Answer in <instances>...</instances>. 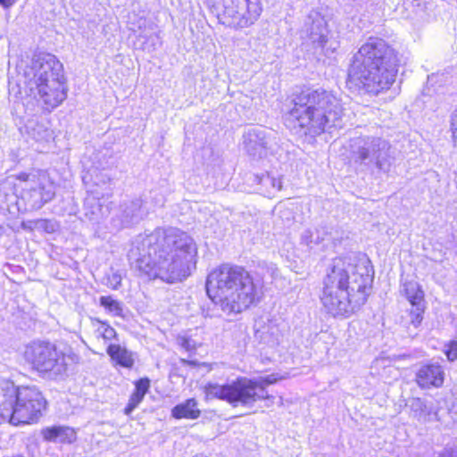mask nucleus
Instances as JSON below:
<instances>
[{"instance_id": "obj_1", "label": "nucleus", "mask_w": 457, "mask_h": 457, "mask_svg": "<svg viewBox=\"0 0 457 457\" xmlns=\"http://www.w3.org/2000/svg\"><path fill=\"white\" fill-rule=\"evenodd\" d=\"M129 256L150 278L174 283L188 277L195 268L197 245L191 236L178 228H157L137 238Z\"/></svg>"}, {"instance_id": "obj_2", "label": "nucleus", "mask_w": 457, "mask_h": 457, "mask_svg": "<svg viewBox=\"0 0 457 457\" xmlns=\"http://www.w3.org/2000/svg\"><path fill=\"white\" fill-rule=\"evenodd\" d=\"M373 275L370 261L364 255L335 258L323 280V307L334 317L353 313L367 301Z\"/></svg>"}, {"instance_id": "obj_3", "label": "nucleus", "mask_w": 457, "mask_h": 457, "mask_svg": "<svg viewBox=\"0 0 457 457\" xmlns=\"http://www.w3.org/2000/svg\"><path fill=\"white\" fill-rule=\"evenodd\" d=\"M399 60L383 39L370 37L353 55L348 82L367 93L378 95L395 81Z\"/></svg>"}, {"instance_id": "obj_4", "label": "nucleus", "mask_w": 457, "mask_h": 457, "mask_svg": "<svg viewBox=\"0 0 457 457\" xmlns=\"http://www.w3.org/2000/svg\"><path fill=\"white\" fill-rule=\"evenodd\" d=\"M206 292L225 314L246 310L257 296L252 276L239 266L223 264L212 271L206 280Z\"/></svg>"}, {"instance_id": "obj_5", "label": "nucleus", "mask_w": 457, "mask_h": 457, "mask_svg": "<svg viewBox=\"0 0 457 457\" xmlns=\"http://www.w3.org/2000/svg\"><path fill=\"white\" fill-rule=\"evenodd\" d=\"M293 101L295 106L289 112V119L304 129L306 134L315 136L342 127L343 107L331 92L306 89Z\"/></svg>"}, {"instance_id": "obj_6", "label": "nucleus", "mask_w": 457, "mask_h": 457, "mask_svg": "<svg viewBox=\"0 0 457 457\" xmlns=\"http://www.w3.org/2000/svg\"><path fill=\"white\" fill-rule=\"evenodd\" d=\"M30 93L37 104L50 112L67 97L62 63L52 54L38 52L30 60Z\"/></svg>"}, {"instance_id": "obj_7", "label": "nucleus", "mask_w": 457, "mask_h": 457, "mask_svg": "<svg viewBox=\"0 0 457 457\" xmlns=\"http://www.w3.org/2000/svg\"><path fill=\"white\" fill-rule=\"evenodd\" d=\"M390 144L377 137L360 136L350 139L351 161L361 167L375 165L381 171L387 172L391 166Z\"/></svg>"}, {"instance_id": "obj_8", "label": "nucleus", "mask_w": 457, "mask_h": 457, "mask_svg": "<svg viewBox=\"0 0 457 457\" xmlns=\"http://www.w3.org/2000/svg\"><path fill=\"white\" fill-rule=\"evenodd\" d=\"M262 12L261 0H226L218 19L228 27L244 29L254 24Z\"/></svg>"}, {"instance_id": "obj_9", "label": "nucleus", "mask_w": 457, "mask_h": 457, "mask_svg": "<svg viewBox=\"0 0 457 457\" xmlns=\"http://www.w3.org/2000/svg\"><path fill=\"white\" fill-rule=\"evenodd\" d=\"M33 368L40 373L52 372L54 375H62L67 370L65 357L62 352L57 351L54 345L46 341L34 342L30 346Z\"/></svg>"}, {"instance_id": "obj_10", "label": "nucleus", "mask_w": 457, "mask_h": 457, "mask_svg": "<svg viewBox=\"0 0 457 457\" xmlns=\"http://www.w3.org/2000/svg\"><path fill=\"white\" fill-rule=\"evenodd\" d=\"M273 383L269 378L259 380L246 378H237L230 384L231 404L233 406L250 405L261 399H270L266 391V386Z\"/></svg>"}, {"instance_id": "obj_11", "label": "nucleus", "mask_w": 457, "mask_h": 457, "mask_svg": "<svg viewBox=\"0 0 457 457\" xmlns=\"http://www.w3.org/2000/svg\"><path fill=\"white\" fill-rule=\"evenodd\" d=\"M302 37L308 38L313 47L320 48L326 54L333 53L336 46H328L330 37L328 20L320 12L312 10L305 19Z\"/></svg>"}, {"instance_id": "obj_12", "label": "nucleus", "mask_w": 457, "mask_h": 457, "mask_svg": "<svg viewBox=\"0 0 457 457\" xmlns=\"http://www.w3.org/2000/svg\"><path fill=\"white\" fill-rule=\"evenodd\" d=\"M33 174V185L30 186V199L33 200V207L40 208L45 203L52 200L54 196V185L49 179L46 171L37 170Z\"/></svg>"}, {"instance_id": "obj_13", "label": "nucleus", "mask_w": 457, "mask_h": 457, "mask_svg": "<svg viewBox=\"0 0 457 457\" xmlns=\"http://www.w3.org/2000/svg\"><path fill=\"white\" fill-rule=\"evenodd\" d=\"M245 148L254 158H263L271 148V138L262 128L251 129L244 136Z\"/></svg>"}, {"instance_id": "obj_14", "label": "nucleus", "mask_w": 457, "mask_h": 457, "mask_svg": "<svg viewBox=\"0 0 457 457\" xmlns=\"http://www.w3.org/2000/svg\"><path fill=\"white\" fill-rule=\"evenodd\" d=\"M403 292L414 308L411 311V323L414 327H418L422 320V313L424 312V293L416 281H406L403 284Z\"/></svg>"}, {"instance_id": "obj_15", "label": "nucleus", "mask_w": 457, "mask_h": 457, "mask_svg": "<svg viewBox=\"0 0 457 457\" xmlns=\"http://www.w3.org/2000/svg\"><path fill=\"white\" fill-rule=\"evenodd\" d=\"M417 383L423 388L440 387L444 383V370L439 365H426L417 373Z\"/></svg>"}, {"instance_id": "obj_16", "label": "nucleus", "mask_w": 457, "mask_h": 457, "mask_svg": "<svg viewBox=\"0 0 457 457\" xmlns=\"http://www.w3.org/2000/svg\"><path fill=\"white\" fill-rule=\"evenodd\" d=\"M120 218L123 226L138 222L146 213L143 201L139 198L124 203L120 206Z\"/></svg>"}, {"instance_id": "obj_17", "label": "nucleus", "mask_w": 457, "mask_h": 457, "mask_svg": "<svg viewBox=\"0 0 457 457\" xmlns=\"http://www.w3.org/2000/svg\"><path fill=\"white\" fill-rule=\"evenodd\" d=\"M46 441L71 444L76 439V432L69 427L54 426L41 430Z\"/></svg>"}, {"instance_id": "obj_18", "label": "nucleus", "mask_w": 457, "mask_h": 457, "mask_svg": "<svg viewBox=\"0 0 457 457\" xmlns=\"http://www.w3.org/2000/svg\"><path fill=\"white\" fill-rule=\"evenodd\" d=\"M106 351L111 359L117 364L129 369L133 367V353L127 348L120 345L110 344Z\"/></svg>"}, {"instance_id": "obj_19", "label": "nucleus", "mask_w": 457, "mask_h": 457, "mask_svg": "<svg viewBox=\"0 0 457 457\" xmlns=\"http://www.w3.org/2000/svg\"><path fill=\"white\" fill-rule=\"evenodd\" d=\"M47 402L36 388L30 387V423L37 422L46 411Z\"/></svg>"}, {"instance_id": "obj_20", "label": "nucleus", "mask_w": 457, "mask_h": 457, "mask_svg": "<svg viewBox=\"0 0 457 457\" xmlns=\"http://www.w3.org/2000/svg\"><path fill=\"white\" fill-rule=\"evenodd\" d=\"M150 386V380L146 378H140L136 382L135 392L131 395L129 403L124 410L125 414H130L142 402L145 395Z\"/></svg>"}, {"instance_id": "obj_21", "label": "nucleus", "mask_w": 457, "mask_h": 457, "mask_svg": "<svg viewBox=\"0 0 457 457\" xmlns=\"http://www.w3.org/2000/svg\"><path fill=\"white\" fill-rule=\"evenodd\" d=\"M231 387L230 384L219 385L209 383L204 386V393L208 399H220L231 404Z\"/></svg>"}, {"instance_id": "obj_22", "label": "nucleus", "mask_w": 457, "mask_h": 457, "mask_svg": "<svg viewBox=\"0 0 457 457\" xmlns=\"http://www.w3.org/2000/svg\"><path fill=\"white\" fill-rule=\"evenodd\" d=\"M197 403L195 399H188L184 403L179 404L172 409V415L176 419H196L200 411L196 408Z\"/></svg>"}, {"instance_id": "obj_23", "label": "nucleus", "mask_w": 457, "mask_h": 457, "mask_svg": "<svg viewBox=\"0 0 457 457\" xmlns=\"http://www.w3.org/2000/svg\"><path fill=\"white\" fill-rule=\"evenodd\" d=\"M17 399L16 389L9 386L0 385V423L5 420L4 410H7V405H12Z\"/></svg>"}, {"instance_id": "obj_24", "label": "nucleus", "mask_w": 457, "mask_h": 457, "mask_svg": "<svg viewBox=\"0 0 457 457\" xmlns=\"http://www.w3.org/2000/svg\"><path fill=\"white\" fill-rule=\"evenodd\" d=\"M97 327L94 331V337L96 340L102 339L104 344H108L112 339L117 337V333L113 328H112L106 322L96 320Z\"/></svg>"}, {"instance_id": "obj_25", "label": "nucleus", "mask_w": 457, "mask_h": 457, "mask_svg": "<svg viewBox=\"0 0 457 457\" xmlns=\"http://www.w3.org/2000/svg\"><path fill=\"white\" fill-rule=\"evenodd\" d=\"M100 305L103 306L109 313L113 316H121L122 304L120 302L113 299L112 296H101L99 299Z\"/></svg>"}, {"instance_id": "obj_26", "label": "nucleus", "mask_w": 457, "mask_h": 457, "mask_svg": "<svg viewBox=\"0 0 457 457\" xmlns=\"http://www.w3.org/2000/svg\"><path fill=\"white\" fill-rule=\"evenodd\" d=\"M16 400H18V398ZM11 406L12 407V411L10 415V422L13 425L26 424L28 419L26 407L18 404L17 401Z\"/></svg>"}, {"instance_id": "obj_27", "label": "nucleus", "mask_w": 457, "mask_h": 457, "mask_svg": "<svg viewBox=\"0 0 457 457\" xmlns=\"http://www.w3.org/2000/svg\"><path fill=\"white\" fill-rule=\"evenodd\" d=\"M52 137V132L46 124H37L33 128V137L37 141H47Z\"/></svg>"}, {"instance_id": "obj_28", "label": "nucleus", "mask_w": 457, "mask_h": 457, "mask_svg": "<svg viewBox=\"0 0 457 457\" xmlns=\"http://www.w3.org/2000/svg\"><path fill=\"white\" fill-rule=\"evenodd\" d=\"M35 228L43 229L47 233H52L56 228V224L52 220H37L33 221Z\"/></svg>"}, {"instance_id": "obj_29", "label": "nucleus", "mask_w": 457, "mask_h": 457, "mask_svg": "<svg viewBox=\"0 0 457 457\" xmlns=\"http://www.w3.org/2000/svg\"><path fill=\"white\" fill-rule=\"evenodd\" d=\"M445 353L450 361L457 360V340L450 341L445 349Z\"/></svg>"}, {"instance_id": "obj_30", "label": "nucleus", "mask_w": 457, "mask_h": 457, "mask_svg": "<svg viewBox=\"0 0 457 457\" xmlns=\"http://www.w3.org/2000/svg\"><path fill=\"white\" fill-rule=\"evenodd\" d=\"M121 283V276L117 273H113L112 277L109 278V286L112 289H117Z\"/></svg>"}, {"instance_id": "obj_31", "label": "nucleus", "mask_w": 457, "mask_h": 457, "mask_svg": "<svg viewBox=\"0 0 457 457\" xmlns=\"http://www.w3.org/2000/svg\"><path fill=\"white\" fill-rule=\"evenodd\" d=\"M272 187L276 188L277 190H280L282 188V182L280 179H276L274 178L270 179Z\"/></svg>"}, {"instance_id": "obj_32", "label": "nucleus", "mask_w": 457, "mask_h": 457, "mask_svg": "<svg viewBox=\"0 0 457 457\" xmlns=\"http://www.w3.org/2000/svg\"><path fill=\"white\" fill-rule=\"evenodd\" d=\"M15 2L16 0H0V5L4 8H9L13 5Z\"/></svg>"}]
</instances>
